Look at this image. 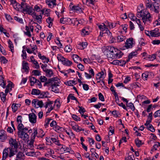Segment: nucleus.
Segmentation results:
<instances>
[{"instance_id":"nucleus-57","label":"nucleus","mask_w":160,"mask_h":160,"mask_svg":"<svg viewBox=\"0 0 160 160\" xmlns=\"http://www.w3.org/2000/svg\"><path fill=\"white\" fill-rule=\"evenodd\" d=\"M14 19L20 23H23V19L22 18L16 16L14 17Z\"/></svg>"},{"instance_id":"nucleus-19","label":"nucleus","mask_w":160,"mask_h":160,"mask_svg":"<svg viewBox=\"0 0 160 160\" xmlns=\"http://www.w3.org/2000/svg\"><path fill=\"white\" fill-rule=\"evenodd\" d=\"M115 52H114V59L121 58L123 55L122 52L116 48H115Z\"/></svg>"},{"instance_id":"nucleus-39","label":"nucleus","mask_w":160,"mask_h":160,"mask_svg":"<svg viewBox=\"0 0 160 160\" xmlns=\"http://www.w3.org/2000/svg\"><path fill=\"white\" fill-rule=\"evenodd\" d=\"M8 84L6 86V88L5 90H11L13 88L14 85L11 81H9L8 82Z\"/></svg>"},{"instance_id":"nucleus-29","label":"nucleus","mask_w":160,"mask_h":160,"mask_svg":"<svg viewBox=\"0 0 160 160\" xmlns=\"http://www.w3.org/2000/svg\"><path fill=\"white\" fill-rule=\"evenodd\" d=\"M33 9L34 10V12L35 13V12H41L43 8L42 6L40 4H37L34 6Z\"/></svg>"},{"instance_id":"nucleus-33","label":"nucleus","mask_w":160,"mask_h":160,"mask_svg":"<svg viewBox=\"0 0 160 160\" xmlns=\"http://www.w3.org/2000/svg\"><path fill=\"white\" fill-rule=\"evenodd\" d=\"M62 63L67 66H69L72 64V62L66 58H65Z\"/></svg>"},{"instance_id":"nucleus-45","label":"nucleus","mask_w":160,"mask_h":160,"mask_svg":"<svg viewBox=\"0 0 160 160\" xmlns=\"http://www.w3.org/2000/svg\"><path fill=\"white\" fill-rule=\"evenodd\" d=\"M8 46L12 52H14V47L12 42L10 40L8 42Z\"/></svg>"},{"instance_id":"nucleus-21","label":"nucleus","mask_w":160,"mask_h":160,"mask_svg":"<svg viewBox=\"0 0 160 160\" xmlns=\"http://www.w3.org/2000/svg\"><path fill=\"white\" fill-rule=\"evenodd\" d=\"M45 2L48 7L51 8H52L56 5V2L55 0H46Z\"/></svg>"},{"instance_id":"nucleus-60","label":"nucleus","mask_w":160,"mask_h":160,"mask_svg":"<svg viewBox=\"0 0 160 160\" xmlns=\"http://www.w3.org/2000/svg\"><path fill=\"white\" fill-rule=\"evenodd\" d=\"M153 26L155 27L156 26L160 25V18H158L157 20H156L153 23Z\"/></svg>"},{"instance_id":"nucleus-36","label":"nucleus","mask_w":160,"mask_h":160,"mask_svg":"<svg viewBox=\"0 0 160 160\" xmlns=\"http://www.w3.org/2000/svg\"><path fill=\"white\" fill-rule=\"evenodd\" d=\"M139 85H140L139 83L134 82L129 85V88L131 89H136L139 87Z\"/></svg>"},{"instance_id":"nucleus-14","label":"nucleus","mask_w":160,"mask_h":160,"mask_svg":"<svg viewBox=\"0 0 160 160\" xmlns=\"http://www.w3.org/2000/svg\"><path fill=\"white\" fill-rule=\"evenodd\" d=\"M75 19H71L68 18H63L60 19V22L62 24H72L73 23V21Z\"/></svg>"},{"instance_id":"nucleus-26","label":"nucleus","mask_w":160,"mask_h":160,"mask_svg":"<svg viewBox=\"0 0 160 160\" xmlns=\"http://www.w3.org/2000/svg\"><path fill=\"white\" fill-rule=\"evenodd\" d=\"M25 158V155L20 152L17 154L15 160H24Z\"/></svg>"},{"instance_id":"nucleus-31","label":"nucleus","mask_w":160,"mask_h":160,"mask_svg":"<svg viewBox=\"0 0 160 160\" xmlns=\"http://www.w3.org/2000/svg\"><path fill=\"white\" fill-rule=\"evenodd\" d=\"M151 75V72H145L142 74V77L144 80H147L148 76Z\"/></svg>"},{"instance_id":"nucleus-4","label":"nucleus","mask_w":160,"mask_h":160,"mask_svg":"<svg viewBox=\"0 0 160 160\" xmlns=\"http://www.w3.org/2000/svg\"><path fill=\"white\" fill-rule=\"evenodd\" d=\"M21 12L24 14H28L31 15H34L35 14L33 8L25 2L22 5Z\"/></svg>"},{"instance_id":"nucleus-1","label":"nucleus","mask_w":160,"mask_h":160,"mask_svg":"<svg viewBox=\"0 0 160 160\" xmlns=\"http://www.w3.org/2000/svg\"><path fill=\"white\" fill-rule=\"evenodd\" d=\"M8 143L10 146L8 148L9 150V157H11L17 152V149L19 146V143L16 139L10 138L9 139Z\"/></svg>"},{"instance_id":"nucleus-18","label":"nucleus","mask_w":160,"mask_h":160,"mask_svg":"<svg viewBox=\"0 0 160 160\" xmlns=\"http://www.w3.org/2000/svg\"><path fill=\"white\" fill-rule=\"evenodd\" d=\"M29 67L28 66V63L24 61L22 64V71L23 73L28 72Z\"/></svg>"},{"instance_id":"nucleus-54","label":"nucleus","mask_w":160,"mask_h":160,"mask_svg":"<svg viewBox=\"0 0 160 160\" xmlns=\"http://www.w3.org/2000/svg\"><path fill=\"white\" fill-rule=\"evenodd\" d=\"M34 142V140H31L30 141L28 145V147L29 149L32 150L33 148Z\"/></svg>"},{"instance_id":"nucleus-20","label":"nucleus","mask_w":160,"mask_h":160,"mask_svg":"<svg viewBox=\"0 0 160 160\" xmlns=\"http://www.w3.org/2000/svg\"><path fill=\"white\" fill-rule=\"evenodd\" d=\"M159 29L155 28L154 29L151 30V36L152 37H158L160 36V32Z\"/></svg>"},{"instance_id":"nucleus-55","label":"nucleus","mask_w":160,"mask_h":160,"mask_svg":"<svg viewBox=\"0 0 160 160\" xmlns=\"http://www.w3.org/2000/svg\"><path fill=\"white\" fill-rule=\"evenodd\" d=\"M158 146H160V143L159 142H156L152 149L151 151L153 152L154 151L157 150Z\"/></svg>"},{"instance_id":"nucleus-2","label":"nucleus","mask_w":160,"mask_h":160,"mask_svg":"<svg viewBox=\"0 0 160 160\" xmlns=\"http://www.w3.org/2000/svg\"><path fill=\"white\" fill-rule=\"evenodd\" d=\"M136 16L138 18H142V22L144 24L150 21L151 17L150 13L146 9L143 10H139L137 12Z\"/></svg>"},{"instance_id":"nucleus-9","label":"nucleus","mask_w":160,"mask_h":160,"mask_svg":"<svg viewBox=\"0 0 160 160\" xmlns=\"http://www.w3.org/2000/svg\"><path fill=\"white\" fill-rule=\"evenodd\" d=\"M54 103L53 101H48L45 102L44 107L46 108H48L47 111L46 112V114L49 113L53 109L54 106H52V104Z\"/></svg>"},{"instance_id":"nucleus-43","label":"nucleus","mask_w":160,"mask_h":160,"mask_svg":"<svg viewBox=\"0 0 160 160\" xmlns=\"http://www.w3.org/2000/svg\"><path fill=\"white\" fill-rule=\"evenodd\" d=\"M144 125L146 126V128H147L148 130L152 132H154L155 131V129L151 124Z\"/></svg>"},{"instance_id":"nucleus-30","label":"nucleus","mask_w":160,"mask_h":160,"mask_svg":"<svg viewBox=\"0 0 160 160\" xmlns=\"http://www.w3.org/2000/svg\"><path fill=\"white\" fill-rule=\"evenodd\" d=\"M9 150L8 148L4 149L3 152L2 160H5L8 156H9Z\"/></svg>"},{"instance_id":"nucleus-5","label":"nucleus","mask_w":160,"mask_h":160,"mask_svg":"<svg viewBox=\"0 0 160 160\" xmlns=\"http://www.w3.org/2000/svg\"><path fill=\"white\" fill-rule=\"evenodd\" d=\"M135 41L132 38H128L125 42V45L121 48L122 50L132 48L135 45Z\"/></svg>"},{"instance_id":"nucleus-6","label":"nucleus","mask_w":160,"mask_h":160,"mask_svg":"<svg viewBox=\"0 0 160 160\" xmlns=\"http://www.w3.org/2000/svg\"><path fill=\"white\" fill-rule=\"evenodd\" d=\"M28 128H25L22 130L18 131V137L24 140H27L29 138V135L27 134Z\"/></svg>"},{"instance_id":"nucleus-12","label":"nucleus","mask_w":160,"mask_h":160,"mask_svg":"<svg viewBox=\"0 0 160 160\" xmlns=\"http://www.w3.org/2000/svg\"><path fill=\"white\" fill-rule=\"evenodd\" d=\"M72 9L74 12L78 13L83 12V11L84 10L81 4L74 5L72 7Z\"/></svg>"},{"instance_id":"nucleus-38","label":"nucleus","mask_w":160,"mask_h":160,"mask_svg":"<svg viewBox=\"0 0 160 160\" xmlns=\"http://www.w3.org/2000/svg\"><path fill=\"white\" fill-rule=\"evenodd\" d=\"M72 58L74 61L76 63H78V61L80 60L82 61L81 58H80L78 55L76 54H74L72 56Z\"/></svg>"},{"instance_id":"nucleus-37","label":"nucleus","mask_w":160,"mask_h":160,"mask_svg":"<svg viewBox=\"0 0 160 160\" xmlns=\"http://www.w3.org/2000/svg\"><path fill=\"white\" fill-rule=\"evenodd\" d=\"M29 80L31 86L34 85L38 80L35 78L32 77H29Z\"/></svg>"},{"instance_id":"nucleus-22","label":"nucleus","mask_w":160,"mask_h":160,"mask_svg":"<svg viewBox=\"0 0 160 160\" xmlns=\"http://www.w3.org/2000/svg\"><path fill=\"white\" fill-rule=\"evenodd\" d=\"M90 28L89 27H85L82 30L81 34L82 36H85L88 35L90 32Z\"/></svg>"},{"instance_id":"nucleus-40","label":"nucleus","mask_w":160,"mask_h":160,"mask_svg":"<svg viewBox=\"0 0 160 160\" xmlns=\"http://www.w3.org/2000/svg\"><path fill=\"white\" fill-rule=\"evenodd\" d=\"M46 22L48 23V27L51 28L52 25L53 19L51 17H48V18L46 20Z\"/></svg>"},{"instance_id":"nucleus-23","label":"nucleus","mask_w":160,"mask_h":160,"mask_svg":"<svg viewBox=\"0 0 160 160\" xmlns=\"http://www.w3.org/2000/svg\"><path fill=\"white\" fill-rule=\"evenodd\" d=\"M73 19H76L75 20H74V21H73V22H74V24H76L77 22H78V23L77 24V25H78L79 24L84 25L86 24V21L83 19H81L78 20L77 18H73Z\"/></svg>"},{"instance_id":"nucleus-50","label":"nucleus","mask_w":160,"mask_h":160,"mask_svg":"<svg viewBox=\"0 0 160 160\" xmlns=\"http://www.w3.org/2000/svg\"><path fill=\"white\" fill-rule=\"evenodd\" d=\"M48 146L47 145H40L38 146V148L40 150H47L48 149Z\"/></svg>"},{"instance_id":"nucleus-62","label":"nucleus","mask_w":160,"mask_h":160,"mask_svg":"<svg viewBox=\"0 0 160 160\" xmlns=\"http://www.w3.org/2000/svg\"><path fill=\"white\" fill-rule=\"evenodd\" d=\"M57 58L58 61L61 62L62 63L63 61L65 58L62 56L60 54L58 55Z\"/></svg>"},{"instance_id":"nucleus-63","label":"nucleus","mask_w":160,"mask_h":160,"mask_svg":"<svg viewBox=\"0 0 160 160\" xmlns=\"http://www.w3.org/2000/svg\"><path fill=\"white\" fill-rule=\"evenodd\" d=\"M12 108L13 112H15L18 110V108L15 103H13L12 105Z\"/></svg>"},{"instance_id":"nucleus-3","label":"nucleus","mask_w":160,"mask_h":160,"mask_svg":"<svg viewBox=\"0 0 160 160\" xmlns=\"http://www.w3.org/2000/svg\"><path fill=\"white\" fill-rule=\"evenodd\" d=\"M145 6L146 9L156 13L159 12V6L158 3L152 2V1H146Z\"/></svg>"},{"instance_id":"nucleus-28","label":"nucleus","mask_w":160,"mask_h":160,"mask_svg":"<svg viewBox=\"0 0 160 160\" xmlns=\"http://www.w3.org/2000/svg\"><path fill=\"white\" fill-rule=\"evenodd\" d=\"M107 24V26L110 29H112L116 27L117 24H119V22H105Z\"/></svg>"},{"instance_id":"nucleus-34","label":"nucleus","mask_w":160,"mask_h":160,"mask_svg":"<svg viewBox=\"0 0 160 160\" xmlns=\"http://www.w3.org/2000/svg\"><path fill=\"white\" fill-rule=\"evenodd\" d=\"M64 83L69 86H73L76 84V81L75 80H69L67 82H64Z\"/></svg>"},{"instance_id":"nucleus-25","label":"nucleus","mask_w":160,"mask_h":160,"mask_svg":"<svg viewBox=\"0 0 160 160\" xmlns=\"http://www.w3.org/2000/svg\"><path fill=\"white\" fill-rule=\"evenodd\" d=\"M7 138V135L6 133V132L2 130L0 131V139L2 141H3Z\"/></svg>"},{"instance_id":"nucleus-32","label":"nucleus","mask_w":160,"mask_h":160,"mask_svg":"<svg viewBox=\"0 0 160 160\" xmlns=\"http://www.w3.org/2000/svg\"><path fill=\"white\" fill-rule=\"evenodd\" d=\"M43 86L47 87L49 90L54 89V88L51 82H45Z\"/></svg>"},{"instance_id":"nucleus-7","label":"nucleus","mask_w":160,"mask_h":160,"mask_svg":"<svg viewBox=\"0 0 160 160\" xmlns=\"http://www.w3.org/2000/svg\"><path fill=\"white\" fill-rule=\"evenodd\" d=\"M10 2L11 5H12L15 9L17 11L21 12L22 8V5L24 4V2H22L20 4L19 3L17 2L15 0H11Z\"/></svg>"},{"instance_id":"nucleus-58","label":"nucleus","mask_w":160,"mask_h":160,"mask_svg":"<svg viewBox=\"0 0 160 160\" xmlns=\"http://www.w3.org/2000/svg\"><path fill=\"white\" fill-rule=\"evenodd\" d=\"M126 105L127 107H129L132 111H134L135 110V108L133 104L132 103L130 102L126 103Z\"/></svg>"},{"instance_id":"nucleus-41","label":"nucleus","mask_w":160,"mask_h":160,"mask_svg":"<svg viewBox=\"0 0 160 160\" xmlns=\"http://www.w3.org/2000/svg\"><path fill=\"white\" fill-rule=\"evenodd\" d=\"M0 85L3 88H5L6 87V84L4 81V78L2 76H0Z\"/></svg>"},{"instance_id":"nucleus-10","label":"nucleus","mask_w":160,"mask_h":160,"mask_svg":"<svg viewBox=\"0 0 160 160\" xmlns=\"http://www.w3.org/2000/svg\"><path fill=\"white\" fill-rule=\"evenodd\" d=\"M98 28L102 32H105L104 33H106L107 34L109 33L110 35H112L111 33L107 28L108 26H107L106 24L105 23V24L104 23H102L101 24L98 25Z\"/></svg>"},{"instance_id":"nucleus-49","label":"nucleus","mask_w":160,"mask_h":160,"mask_svg":"<svg viewBox=\"0 0 160 160\" xmlns=\"http://www.w3.org/2000/svg\"><path fill=\"white\" fill-rule=\"evenodd\" d=\"M135 142L136 146L138 147H140L143 144V143L142 142V141L139 140L138 138H137L135 140Z\"/></svg>"},{"instance_id":"nucleus-15","label":"nucleus","mask_w":160,"mask_h":160,"mask_svg":"<svg viewBox=\"0 0 160 160\" xmlns=\"http://www.w3.org/2000/svg\"><path fill=\"white\" fill-rule=\"evenodd\" d=\"M33 27L32 26H30L29 27L26 26L25 27V30L26 32H24V34L29 37L32 36V34L30 31L32 32L33 31Z\"/></svg>"},{"instance_id":"nucleus-24","label":"nucleus","mask_w":160,"mask_h":160,"mask_svg":"<svg viewBox=\"0 0 160 160\" xmlns=\"http://www.w3.org/2000/svg\"><path fill=\"white\" fill-rule=\"evenodd\" d=\"M51 11V10L50 9L44 8L42 9L41 13L44 15L46 16L49 17L50 16Z\"/></svg>"},{"instance_id":"nucleus-46","label":"nucleus","mask_w":160,"mask_h":160,"mask_svg":"<svg viewBox=\"0 0 160 160\" xmlns=\"http://www.w3.org/2000/svg\"><path fill=\"white\" fill-rule=\"evenodd\" d=\"M57 9L60 11V16H61L63 14V12H64V9H65V8H63L62 5L61 4H59L58 5Z\"/></svg>"},{"instance_id":"nucleus-59","label":"nucleus","mask_w":160,"mask_h":160,"mask_svg":"<svg viewBox=\"0 0 160 160\" xmlns=\"http://www.w3.org/2000/svg\"><path fill=\"white\" fill-rule=\"evenodd\" d=\"M60 150L62 151L69 152V149L68 147L62 145V147L60 148Z\"/></svg>"},{"instance_id":"nucleus-17","label":"nucleus","mask_w":160,"mask_h":160,"mask_svg":"<svg viewBox=\"0 0 160 160\" xmlns=\"http://www.w3.org/2000/svg\"><path fill=\"white\" fill-rule=\"evenodd\" d=\"M30 122L32 123H35L37 122V116L33 113H31L28 115Z\"/></svg>"},{"instance_id":"nucleus-13","label":"nucleus","mask_w":160,"mask_h":160,"mask_svg":"<svg viewBox=\"0 0 160 160\" xmlns=\"http://www.w3.org/2000/svg\"><path fill=\"white\" fill-rule=\"evenodd\" d=\"M82 2L83 3L85 2L87 5L92 7L93 9L96 8V1L95 0H82Z\"/></svg>"},{"instance_id":"nucleus-61","label":"nucleus","mask_w":160,"mask_h":160,"mask_svg":"<svg viewBox=\"0 0 160 160\" xmlns=\"http://www.w3.org/2000/svg\"><path fill=\"white\" fill-rule=\"evenodd\" d=\"M0 96L1 100L3 102H4L6 99V94H5V93L3 92H1L0 93Z\"/></svg>"},{"instance_id":"nucleus-27","label":"nucleus","mask_w":160,"mask_h":160,"mask_svg":"<svg viewBox=\"0 0 160 160\" xmlns=\"http://www.w3.org/2000/svg\"><path fill=\"white\" fill-rule=\"evenodd\" d=\"M88 43L86 42H80L78 45V48L80 49L83 50L86 48L87 46Z\"/></svg>"},{"instance_id":"nucleus-11","label":"nucleus","mask_w":160,"mask_h":160,"mask_svg":"<svg viewBox=\"0 0 160 160\" xmlns=\"http://www.w3.org/2000/svg\"><path fill=\"white\" fill-rule=\"evenodd\" d=\"M32 103L33 106L37 108L39 107H42L43 106V103L42 101H39L37 99H33Z\"/></svg>"},{"instance_id":"nucleus-56","label":"nucleus","mask_w":160,"mask_h":160,"mask_svg":"<svg viewBox=\"0 0 160 160\" xmlns=\"http://www.w3.org/2000/svg\"><path fill=\"white\" fill-rule=\"evenodd\" d=\"M33 75L35 76H39L41 75V72L38 70H34L32 71Z\"/></svg>"},{"instance_id":"nucleus-47","label":"nucleus","mask_w":160,"mask_h":160,"mask_svg":"<svg viewBox=\"0 0 160 160\" xmlns=\"http://www.w3.org/2000/svg\"><path fill=\"white\" fill-rule=\"evenodd\" d=\"M45 72L48 77H50L53 76V72L52 70L51 69H47V70H46Z\"/></svg>"},{"instance_id":"nucleus-64","label":"nucleus","mask_w":160,"mask_h":160,"mask_svg":"<svg viewBox=\"0 0 160 160\" xmlns=\"http://www.w3.org/2000/svg\"><path fill=\"white\" fill-rule=\"evenodd\" d=\"M0 60L4 64L8 62V60L4 56L0 57Z\"/></svg>"},{"instance_id":"nucleus-44","label":"nucleus","mask_w":160,"mask_h":160,"mask_svg":"<svg viewBox=\"0 0 160 160\" xmlns=\"http://www.w3.org/2000/svg\"><path fill=\"white\" fill-rule=\"evenodd\" d=\"M129 17L131 18V19L133 21H135L137 23H139L140 19L137 18L135 16H133V14H131L129 15Z\"/></svg>"},{"instance_id":"nucleus-8","label":"nucleus","mask_w":160,"mask_h":160,"mask_svg":"<svg viewBox=\"0 0 160 160\" xmlns=\"http://www.w3.org/2000/svg\"><path fill=\"white\" fill-rule=\"evenodd\" d=\"M105 76L104 72L102 71L98 73L97 74L96 77L97 82L100 83L101 85H102V83L104 84L103 80Z\"/></svg>"},{"instance_id":"nucleus-35","label":"nucleus","mask_w":160,"mask_h":160,"mask_svg":"<svg viewBox=\"0 0 160 160\" xmlns=\"http://www.w3.org/2000/svg\"><path fill=\"white\" fill-rule=\"evenodd\" d=\"M126 38L125 36L120 35L118 36L117 39L118 42H120L124 41Z\"/></svg>"},{"instance_id":"nucleus-16","label":"nucleus","mask_w":160,"mask_h":160,"mask_svg":"<svg viewBox=\"0 0 160 160\" xmlns=\"http://www.w3.org/2000/svg\"><path fill=\"white\" fill-rule=\"evenodd\" d=\"M115 48L111 47L109 51L107 54V57L108 58H110L112 59H114V52H115Z\"/></svg>"},{"instance_id":"nucleus-42","label":"nucleus","mask_w":160,"mask_h":160,"mask_svg":"<svg viewBox=\"0 0 160 160\" xmlns=\"http://www.w3.org/2000/svg\"><path fill=\"white\" fill-rule=\"evenodd\" d=\"M72 128L73 130L77 132H79L81 131H83V129H82L81 128L76 125L73 126L72 127Z\"/></svg>"},{"instance_id":"nucleus-48","label":"nucleus","mask_w":160,"mask_h":160,"mask_svg":"<svg viewBox=\"0 0 160 160\" xmlns=\"http://www.w3.org/2000/svg\"><path fill=\"white\" fill-rule=\"evenodd\" d=\"M61 106L60 101L59 99H57L54 101V107H56L57 109H58Z\"/></svg>"},{"instance_id":"nucleus-52","label":"nucleus","mask_w":160,"mask_h":160,"mask_svg":"<svg viewBox=\"0 0 160 160\" xmlns=\"http://www.w3.org/2000/svg\"><path fill=\"white\" fill-rule=\"evenodd\" d=\"M138 54V52H137V51H135L131 52L128 56V58L129 59H132L134 57L136 56V55Z\"/></svg>"},{"instance_id":"nucleus-51","label":"nucleus","mask_w":160,"mask_h":160,"mask_svg":"<svg viewBox=\"0 0 160 160\" xmlns=\"http://www.w3.org/2000/svg\"><path fill=\"white\" fill-rule=\"evenodd\" d=\"M148 60L150 61H153L155 59H156V55L153 54L151 55H149L148 57Z\"/></svg>"},{"instance_id":"nucleus-53","label":"nucleus","mask_w":160,"mask_h":160,"mask_svg":"<svg viewBox=\"0 0 160 160\" xmlns=\"http://www.w3.org/2000/svg\"><path fill=\"white\" fill-rule=\"evenodd\" d=\"M72 49V47L70 45H67L64 48L65 51L67 52H70Z\"/></svg>"}]
</instances>
